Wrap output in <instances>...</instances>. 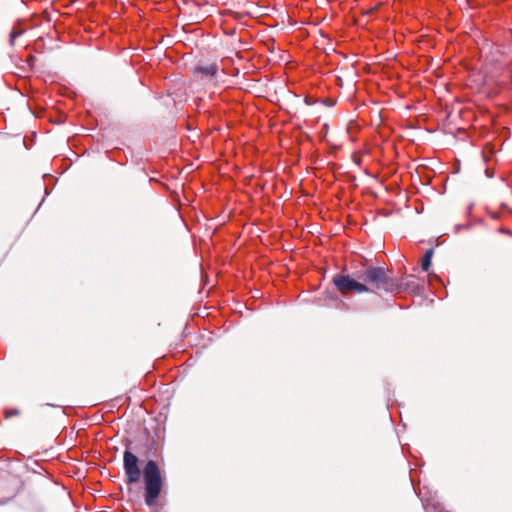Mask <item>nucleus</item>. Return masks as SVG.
I'll return each instance as SVG.
<instances>
[{
	"label": "nucleus",
	"mask_w": 512,
	"mask_h": 512,
	"mask_svg": "<svg viewBox=\"0 0 512 512\" xmlns=\"http://www.w3.org/2000/svg\"><path fill=\"white\" fill-rule=\"evenodd\" d=\"M370 291L378 290L386 293H398L406 289L404 283L394 277L393 273L383 267L369 266L360 275Z\"/></svg>",
	"instance_id": "nucleus-1"
},
{
	"label": "nucleus",
	"mask_w": 512,
	"mask_h": 512,
	"mask_svg": "<svg viewBox=\"0 0 512 512\" xmlns=\"http://www.w3.org/2000/svg\"><path fill=\"white\" fill-rule=\"evenodd\" d=\"M145 484V503L151 506L159 497L162 489V478L158 464L154 460L146 462L143 469Z\"/></svg>",
	"instance_id": "nucleus-2"
},
{
	"label": "nucleus",
	"mask_w": 512,
	"mask_h": 512,
	"mask_svg": "<svg viewBox=\"0 0 512 512\" xmlns=\"http://www.w3.org/2000/svg\"><path fill=\"white\" fill-rule=\"evenodd\" d=\"M123 469L127 484H135L140 481L141 469L139 459L130 450H125L123 453Z\"/></svg>",
	"instance_id": "nucleus-3"
},
{
	"label": "nucleus",
	"mask_w": 512,
	"mask_h": 512,
	"mask_svg": "<svg viewBox=\"0 0 512 512\" xmlns=\"http://www.w3.org/2000/svg\"><path fill=\"white\" fill-rule=\"evenodd\" d=\"M333 283L342 294L370 292L369 286L352 279L349 275L337 274L333 278Z\"/></svg>",
	"instance_id": "nucleus-4"
},
{
	"label": "nucleus",
	"mask_w": 512,
	"mask_h": 512,
	"mask_svg": "<svg viewBox=\"0 0 512 512\" xmlns=\"http://www.w3.org/2000/svg\"><path fill=\"white\" fill-rule=\"evenodd\" d=\"M195 71L198 73H201L202 75L206 77H214L218 72V66L217 64H209V65H199L195 68Z\"/></svg>",
	"instance_id": "nucleus-5"
},
{
	"label": "nucleus",
	"mask_w": 512,
	"mask_h": 512,
	"mask_svg": "<svg viewBox=\"0 0 512 512\" xmlns=\"http://www.w3.org/2000/svg\"><path fill=\"white\" fill-rule=\"evenodd\" d=\"M432 256H433V249H428L422 258L421 266H422L423 271L429 270V267L431 265Z\"/></svg>",
	"instance_id": "nucleus-6"
},
{
	"label": "nucleus",
	"mask_w": 512,
	"mask_h": 512,
	"mask_svg": "<svg viewBox=\"0 0 512 512\" xmlns=\"http://www.w3.org/2000/svg\"><path fill=\"white\" fill-rule=\"evenodd\" d=\"M21 34V32L12 31L10 34V43L13 44L14 40Z\"/></svg>",
	"instance_id": "nucleus-7"
}]
</instances>
